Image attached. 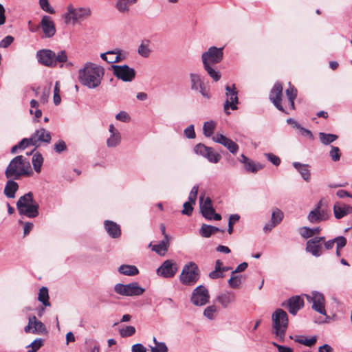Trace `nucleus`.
<instances>
[{
  "mask_svg": "<svg viewBox=\"0 0 352 352\" xmlns=\"http://www.w3.org/2000/svg\"><path fill=\"white\" fill-rule=\"evenodd\" d=\"M51 138L50 133L43 128L36 130L30 137L33 146H36L38 142L50 143Z\"/></svg>",
  "mask_w": 352,
  "mask_h": 352,
  "instance_id": "obj_20",
  "label": "nucleus"
},
{
  "mask_svg": "<svg viewBox=\"0 0 352 352\" xmlns=\"http://www.w3.org/2000/svg\"><path fill=\"white\" fill-rule=\"evenodd\" d=\"M321 228L320 227L310 228L307 226H303L300 228V234L302 238L309 239L314 236L316 234H319Z\"/></svg>",
  "mask_w": 352,
  "mask_h": 352,
  "instance_id": "obj_31",
  "label": "nucleus"
},
{
  "mask_svg": "<svg viewBox=\"0 0 352 352\" xmlns=\"http://www.w3.org/2000/svg\"><path fill=\"white\" fill-rule=\"evenodd\" d=\"M24 331L27 333H31L36 335H46L48 333L45 325L38 320L35 316L29 317L28 323L24 327Z\"/></svg>",
  "mask_w": 352,
  "mask_h": 352,
  "instance_id": "obj_12",
  "label": "nucleus"
},
{
  "mask_svg": "<svg viewBox=\"0 0 352 352\" xmlns=\"http://www.w3.org/2000/svg\"><path fill=\"white\" fill-rule=\"evenodd\" d=\"M216 312L217 307L214 305H210L204 309V316L209 320H213Z\"/></svg>",
  "mask_w": 352,
  "mask_h": 352,
  "instance_id": "obj_53",
  "label": "nucleus"
},
{
  "mask_svg": "<svg viewBox=\"0 0 352 352\" xmlns=\"http://www.w3.org/2000/svg\"><path fill=\"white\" fill-rule=\"evenodd\" d=\"M38 299L44 306H50L51 304L49 301L48 289L46 287H42L40 289Z\"/></svg>",
  "mask_w": 352,
  "mask_h": 352,
  "instance_id": "obj_36",
  "label": "nucleus"
},
{
  "mask_svg": "<svg viewBox=\"0 0 352 352\" xmlns=\"http://www.w3.org/2000/svg\"><path fill=\"white\" fill-rule=\"evenodd\" d=\"M307 301L311 303H325L324 295L317 291H313L311 295H306Z\"/></svg>",
  "mask_w": 352,
  "mask_h": 352,
  "instance_id": "obj_34",
  "label": "nucleus"
},
{
  "mask_svg": "<svg viewBox=\"0 0 352 352\" xmlns=\"http://www.w3.org/2000/svg\"><path fill=\"white\" fill-rule=\"evenodd\" d=\"M29 145H32V140L30 138H23L17 144L12 147L11 153L14 154L17 153L19 150H24Z\"/></svg>",
  "mask_w": 352,
  "mask_h": 352,
  "instance_id": "obj_38",
  "label": "nucleus"
},
{
  "mask_svg": "<svg viewBox=\"0 0 352 352\" xmlns=\"http://www.w3.org/2000/svg\"><path fill=\"white\" fill-rule=\"evenodd\" d=\"M329 156L333 162H338L340 160L341 152L338 147L331 146L329 151Z\"/></svg>",
  "mask_w": 352,
  "mask_h": 352,
  "instance_id": "obj_51",
  "label": "nucleus"
},
{
  "mask_svg": "<svg viewBox=\"0 0 352 352\" xmlns=\"http://www.w3.org/2000/svg\"><path fill=\"white\" fill-rule=\"evenodd\" d=\"M240 219V216L237 214H231L229 217L228 221V232L229 234H232L233 232V226L234 224L237 222Z\"/></svg>",
  "mask_w": 352,
  "mask_h": 352,
  "instance_id": "obj_55",
  "label": "nucleus"
},
{
  "mask_svg": "<svg viewBox=\"0 0 352 352\" xmlns=\"http://www.w3.org/2000/svg\"><path fill=\"white\" fill-rule=\"evenodd\" d=\"M118 272L121 274L133 276L139 274L138 267L132 265H121L118 267Z\"/></svg>",
  "mask_w": 352,
  "mask_h": 352,
  "instance_id": "obj_30",
  "label": "nucleus"
},
{
  "mask_svg": "<svg viewBox=\"0 0 352 352\" xmlns=\"http://www.w3.org/2000/svg\"><path fill=\"white\" fill-rule=\"evenodd\" d=\"M305 250L307 252L316 257H319L322 254L321 246L313 239L306 242Z\"/></svg>",
  "mask_w": 352,
  "mask_h": 352,
  "instance_id": "obj_26",
  "label": "nucleus"
},
{
  "mask_svg": "<svg viewBox=\"0 0 352 352\" xmlns=\"http://www.w3.org/2000/svg\"><path fill=\"white\" fill-rule=\"evenodd\" d=\"M303 305L304 300L299 296H292L287 300V307L292 315H296Z\"/></svg>",
  "mask_w": 352,
  "mask_h": 352,
  "instance_id": "obj_21",
  "label": "nucleus"
},
{
  "mask_svg": "<svg viewBox=\"0 0 352 352\" xmlns=\"http://www.w3.org/2000/svg\"><path fill=\"white\" fill-rule=\"evenodd\" d=\"M44 344V340L42 338H36L32 343L27 346V348H31V349L27 351V352H36Z\"/></svg>",
  "mask_w": 352,
  "mask_h": 352,
  "instance_id": "obj_46",
  "label": "nucleus"
},
{
  "mask_svg": "<svg viewBox=\"0 0 352 352\" xmlns=\"http://www.w3.org/2000/svg\"><path fill=\"white\" fill-rule=\"evenodd\" d=\"M39 6L41 10L49 14H53L55 13L54 9L50 5L49 0H39Z\"/></svg>",
  "mask_w": 352,
  "mask_h": 352,
  "instance_id": "obj_49",
  "label": "nucleus"
},
{
  "mask_svg": "<svg viewBox=\"0 0 352 352\" xmlns=\"http://www.w3.org/2000/svg\"><path fill=\"white\" fill-rule=\"evenodd\" d=\"M104 75L103 67L91 62H87L78 71L80 82L89 89L98 87Z\"/></svg>",
  "mask_w": 352,
  "mask_h": 352,
  "instance_id": "obj_1",
  "label": "nucleus"
},
{
  "mask_svg": "<svg viewBox=\"0 0 352 352\" xmlns=\"http://www.w3.org/2000/svg\"><path fill=\"white\" fill-rule=\"evenodd\" d=\"M109 54L107 56L108 63H116L120 62L122 58L121 57V50L119 49H115L113 50L109 51Z\"/></svg>",
  "mask_w": 352,
  "mask_h": 352,
  "instance_id": "obj_37",
  "label": "nucleus"
},
{
  "mask_svg": "<svg viewBox=\"0 0 352 352\" xmlns=\"http://www.w3.org/2000/svg\"><path fill=\"white\" fill-rule=\"evenodd\" d=\"M284 217L283 212L278 208H276L272 211L271 221L274 223L276 226L279 224Z\"/></svg>",
  "mask_w": 352,
  "mask_h": 352,
  "instance_id": "obj_45",
  "label": "nucleus"
},
{
  "mask_svg": "<svg viewBox=\"0 0 352 352\" xmlns=\"http://www.w3.org/2000/svg\"><path fill=\"white\" fill-rule=\"evenodd\" d=\"M210 295L208 289L204 285H199L193 289L190 300L195 306H203L209 301Z\"/></svg>",
  "mask_w": 352,
  "mask_h": 352,
  "instance_id": "obj_11",
  "label": "nucleus"
},
{
  "mask_svg": "<svg viewBox=\"0 0 352 352\" xmlns=\"http://www.w3.org/2000/svg\"><path fill=\"white\" fill-rule=\"evenodd\" d=\"M334 216L337 219H340L352 213V207L344 204L336 203L333 206Z\"/></svg>",
  "mask_w": 352,
  "mask_h": 352,
  "instance_id": "obj_24",
  "label": "nucleus"
},
{
  "mask_svg": "<svg viewBox=\"0 0 352 352\" xmlns=\"http://www.w3.org/2000/svg\"><path fill=\"white\" fill-rule=\"evenodd\" d=\"M265 156L272 164L276 166H279L281 162L280 157L273 153H265Z\"/></svg>",
  "mask_w": 352,
  "mask_h": 352,
  "instance_id": "obj_59",
  "label": "nucleus"
},
{
  "mask_svg": "<svg viewBox=\"0 0 352 352\" xmlns=\"http://www.w3.org/2000/svg\"><path fill=\"white\" fill-rule=\"evenodd\" d=\"M224 146L232 153L236 154L239 148V145L231 139H229Z\"/></svg>",
  "mask_w": 352,
  "mask_h": 352,
  "instance_id": "obj_54",
  "label": "nucleus"
},
{
  "mask_svg": "<svg viewBox=\"0 0 352 352\" xmlns=\"http://www.w3.org/2000/svg\"><path fill=\"white\" fill-rule=\"evenodd\" d=\"M121 141V135L120 132L111 134V136L107 140L108 147H116Z\"/></svg>",
  "mask_w": 352,
  "mask_h": 352,
  "instance_id": "obj_42",
  "label": "nucleus"
},
{
  "mask_svg": "<svg viewBox=\"0 0 352 352\" xmlns=\"http://www.w3.org/2000/svg\"><path fill=\"white\" fill-rule=\"evenodd\" d=\"M229 285L232 288H238L241 284V276H231L230 278L228 281Z\"/></svg>",
  "mask_w": 352,
  "mask_h": 352,
  "instance_id": "obj_57",
  "label": "nucleus"
},
{
  "mask_svg": "<svg viewBox=\"0 0 352 352\" xmlns=\"http://www.w3.org/2000/svg\"><path fill=\"white\" fill-rule=\"evenodd\" d=\"M32 162L35 172L40 173L43 163V157L42 155L38 152L34 153L32 156Z\"/></svg>",
  "mask_w": 352,
  "mask_h": 352,
  "instance_id": "obj_35",
  "label": "nucleus"
},
{
  "mask_svg": "<svg viewBox=\"0 0 352 352\" xmlns=\"http://www.w3.org/2000/svg\"><path fill=\"white\" fill-rule=\"evenodd\" d=\"M199 207L202 216L206 219L211 220V215L214 212L211 199L207 197L204 199V195H200Z\"/></svg>",
  "mask_w": 352,
  "mask_h": 352,
  "instance_id": "obj_17",
  "label": "nucleus"
},
{
  "mask_svg": "<svg viewBox=\"0 0 352 352\" xmlns=\"http://www.w3.org/2000/svg\"><path fill=\"white\" fill-rule=\"evenodd\" d=\"M189 78L192 91L199 92L205 98L209 99L210 98V89L205 85L199 74L190 73L189 74Z\"/></svg>",
  "mask_w": 352,
  "mask_h": 352,
  "instance_id": "obj_9",
  "label": "nucleus"
},
{
  "mask_svg": "<svg viewBox=\"0 0 352 352\" xmlns=\"http://www.w3.org/2000/svg\"><path fill=\"white\" fill-rule=\"evenodd\" d=\"M151 352H168V347L165 342H159L155 346H151Z\"/></svg>",
  "mask_w": 352,
  "mask_h": 352,
  "instance_id": "obj_60",
  "label": "nucleus"
},
{
  "mask_svg": "<svg viewBox=\"0 0 352 352\" xmlns=\"http://www.w3.org/2000/svg\"><path fill=\"white\" fill-rule=\"evenodd\" d=\"M113 74L119 80L123 82H132L135 78L136 72L135 69L127 65H112Z\"/></svg>",
  "mask_w": 352,
  "mask_h": 352,
  "instance_id": "obj_10",
  "label": "nucleus"
},
{
  "mask_svg": "<svg viewBox=\"0 0 352 352\" xmlns=\"http://www.w3.org/2000/svg\"><path fill=\"white\" fill-rule=\"evenodd\" d=\"M286 95L289 101V108L294 109V99L297 96V90L294 87H290L286 90Z\"/></svg>",
  "mask_w": 352,
  "mask_h": 352,
  "instance_id": "obj_41",
  "label": "nucleus"
},
{
  "mask_svg": "<svg viewBox=\"0 0 352 352\" xmlns=\"http://www.w3.org/2000/svg\"><path fill=\"white\" fill-rule=\"evenodd\" d=\"M55 67L58 63H64L67 60V55L65 50L59 51L56 54H55Z\"/></svg>",
  "mask_w": 352,
  "mask_h": 352,
  "instance_id": "obj_52",
  "label": "nucleus"
},
{
  "mask_svg": "<svg viewBox=\"0 0 352 352\" xmlns=\"http://www.w3.org/2000/svg\"><path fill=\"white\" fill-rule=\"evenodd\" d=\"M29 160L23 155H17L8 164L5 171L7 178L18 179L21 176H29L32 173Z\"/></svg>",
  "mask_w": 352,
  "mask_h": 352,
  "instance_id": "obj_2",
  "label": "nucleus"
},
{
  "mask_svg": "<svg viewBox=\"0 0 352 352\" xmlns=\"http://www.w3.org/2000/svg\"><path fill=\"white\" fill-rule=\"evenodd\" d=\"M119 333L122 338L130 337L135 333V328L133 326H126L120 329Z\"/></svg>",
  "mask_w": 352,
  "mask_h": 352,
  "instance_id": "obj_50",
  "label": "nucleus"
},
{
  "mask_svg": "<svg viewBox=\"0 0 352 352\" xmlns=\"http://www.w3.org/2000/svg\"><path fill=\"white\" fill-rule=\"evenodd\" d=\"M91 10L89 8H75L72 4L67 7V12L64 14L65 23L73 25L82 21L91 16Z\"/></svg>",
  "mask_w": 352,
  "mask_h": 352,
  "instance_id": "obj_6",
  "label": "nucleus"
},
{
  "mask_svg": "<svg viewBox=\"0 0 352 352\" xmlns=\"http://www.w3.org/2000/svg\"><path fill=\"white\" fill-rule=\"evenodd\" d=\"M216 123L213 120L207 121L204 124L203 132L206 137H210L214 133Z\"/></svg>",
  "mask_w": 352,
  "mask_h": 352,
  "instance_id": "obj_40",
  "label": "nucleus"
},
{
  "mask_svg": "<svg viewBox=\"0 0 352 352\" xmlns=\"http://www.w3.org/2000/svg\"><path fill=\"white\" fill-rule=\"evenodd\" d=\"M223 47H210L201 55L203 65H212L220 63L223 57Z\"/></svg>",
  "mask_w": 352,
  "mask_h": 352,
  "instance_id": "obj_8",
  "label": "nucleus"
},
{
  "mask_svg": "<svg viewBox=\"0 0 352 352\" xmlns=\"http://www.w3.org/2000/svg\"><path fill=\"white\" fill-rule=\"evenodd\" d=\"M217 301L221 304L223 308H227L236 300V296L232 292H225L219 294L216 298Z\"/></svg>",
  "mask_w": 352,
  "mask_h": 352,
  "instance_id": "obj_23",
  "label": "nucleus"
},
{
  "mask_svg": "<svg viewBox=\"0 0 352 352\" xmlns=\"http://www.w3.org/2000/svg\"><path fill=\"white\" fill-rule=\"evenodd\" d=\"M292 166L298 170L305 182H309L310 181L311 173L309 164L294 162L292 163Z\"/></svg>",
  "mask_w": 352,
  "mask_h": 352,
  "instance_id": "obj_25",
  "label": "nucleus"
},
{
  "mask_svg": "<svg viewBox=\"0 0 352 352\" xmlns=\"http://www.w3.org/2000/svg\"><path fill=\"white\" fill-rule=\"evenodd\" d=\"M193 204H195L189 201L184 202L183 205L184 209L182 210V213L187 216H190L193 210Z\"/></svg>",
  "mask_w": 352,
  "mask_h": 352,
  "instance_id": "obj_58",
  "label": "nucleus"
},
{
  "mask_svg": "<svg viewBox=\"0 0 352 352\" xmlns=\"http://www.w3.org/2000/svg\"><path fill=\"white\" fill-rule=\"evenodd\" d=\"M38 62L46 67H55V52L51 50L43 49L36 52V54Z\"/></svg>",
  "mask_w": 352,
  "mask_h": 352,
  "instance_id": "obj_14",
  "label": "nucleus"
},
{
  "mask_svg": "<svg viewBox=\"0 0 352 352\" xmlns=\"http://www.w3.org/2000/svg\"><path fill=\"white\" fill-rule=\"evenodd\" d=\"M137 0H118L116 7L120 12L125 13L129 12V7L134 4Z\"/></svg>",
  "mask_w": 352,
  "mask_h": 352,
  "instance_id": "obj_32",
  "label": "nucleus"
},
{
  "mask_svg": "<svg viewBox=\"0 0 352 352\" xmlns=\"http://www.w3.org/2000/svg\"><path fill=\"white\" fill-rule=\"evenodd\" d=\"M216 232H224L225 229H220L216 226L203 224L199 230V234L204 238H209L213 233Z\"/></svg>",
  "mask_w": 352,
  "mask_h": 352,
  "instance_id": "obj_28",
  "label": "nucleus"
},
{
  "mask_svg": "<svg viewBox=\"0 0 352 352\" xmlns=\"http://www.w3.org/2000/svg\"><path fill=\"white\" fill-rule=\"evenodd\" d=\"M114 291L123 296H139L144 292L145 289L140 286L138 283L132 282L126 285L117 283L114 286Z\"/></svg>",
  "mask_w": 352,
  "mask_h": 352,
  "instance_id": "obj_7",
  "label": "nucleus"
},
{
  "mask_svg": "<svg viewBox=\"0 0 352 352\" xmlns=\"http://www.w3.org/2000/svg\"><path fill=\"white\" fill-rule=\"evenodd\" d=\"M200 278V270L195 262L185 264L179 276V282L185 286L194 285Z\"/></svg>",
  "mask_w": 352,
  "mask_h": 352,
  "instance_id": "obj_5",
  "label": "nucleus"
},
{
  "mask_svg": "<svg viewBox=\"0 0 352 352\" xmlns=\"http://www.w3.org/2000/svg\"><path fill=\"white\" fill-rule=\"evenodd\" d=\"M210 150V146H206L205 144L199 143L195 145L194 147V152L199 155L202 156L203 157H205L206 153H207L208 151Z\"/></svg>",
  "mask_w": 352,
  "mask_h": 352,
  "instance_id": "obj_47",
  "label": "nucleus"
},
{
  "mask_svg": "<svg viewBox=\"0 0 352 352\" xmlns=\"http://www.w3.org/2000/svg\"><path fill=\"white\" fill-rule=\"evenodd\" d=\"M238 160L240 163L243 164L244 170L247 173L255 174L264 168L262 164L254 162L243 153L240 155V157L238 158Z\"/></svg>",
  "mask_w": 352,
  "mask_h": 352,
  "instance_id": "obj_16",
  "label": "nucleus"
},
{
  "mask_svg": "<svg viewBox=\"0 0 352 352\" xmlns=\"http://www.w3.org/2000/svg\"><path fill=\"white\" fill-rule=\"evenodd\" d=\"M204 68L214 81H218L221 78L219 72L212 68V65H204Z\"/></svg>",
  "mask_w": 352,
  "mask_h": 352,
  "instance_id": "obj_48",
  "label": "nucleus"
},
{
  "mask_svg": "<svg viewBox=\"0 0 352 352\" xmlns=\"http://www.w3.org/2000/svg\"><path fill=\"white\" fill-rule=\"evenodd\" d=\"M318 136L321 143L326 146L329 145L338 138V136L336 134L326 133L324 132H320Z\"/></svg>",
  "mask_w": 352,
  "mask_h": 352,
  "instance_id": "obj_33",
  "label": "nucleus"
},
{
  "mask_svg": "<svg viewBox=\"0 0 352 352\" xmlns=\"http://www.w3.org/2000/svg\"><path fill=\"white\" fill-rule=\"evenodd\" d=\"M204 158L207 159L210 163L217 164L221 159V155L219 153L214 151L213 148L210 147V150L208 151Z\"/></svg>",
  "mask_w": 352,
  "mask_h": 352,
  "instance_id": "obj_39",
  "label": "nucleus"
},
{
  "mask_svg": "<svg viewBox=\"0 0 352 352\" xmlns=\"http://www.w3.org/2000/svg\"><path fill=\"white\" fill-rule=\"evenodd\" d=\"M296 132L299 135H300L303 137H306L311 140H313L314 139V136L312 132L310 130L303 127L302 126Z\"/></svg>",
  "mask_w": 352,
  "mask_h": 352,
  "instance_id": "obj_61",
  "label": "nucleus"
},
{
  "mask_svg": "<svg viewBox=\"0 0 352 352\" xmlns=\"http://www.w3.org/2000/svg\"><path fill=\"white\" fill-rule=\"evenodd\" d=\"M16 208L21 216L35 218L38 216L39 205L34 199L33 193L29 192L20 197L16 202Z\"/></svg>",
  "mask_w": 352,
  "mask_h": 352,
  "instance_id": "obj_3",
  "label": "nucleus"
},
{
  "mask_svg": "<svg viewBox=\"0 0 352 352\" xmlns=\"http://www.w3.org/2000/svg\"><path fill=\"white\" fill-rule=\"evenodd\" d=\"M41 26L46 38H51L56 34V27L52 18L47 15L42 17Z\"/></svg>",
  "mask_w": 352,
  "mask_h": 352,
  "instance_id": "obj_19",
  "label": "nucleus"
},
{
  "mask_svg": "<svg viewBox=\"0 0 352 352\" xmlns=\"http://www.w3.org/2000/svg\"><path fill=\"white\" fill-rule=\"evenodd\" d=\"M184 133L185 136L188 139H193L196 137L193 124H190L187 128H186Z\"/></svg>",
  "mask_w": 352,
  "mask_h": 352,
  "instance_id": "obj_64",
  "label": "nucleus"
},
{
  "mask_svg": "<svg viewBox=\"0 0 352 352\" xmlns=\"http://www.w3.org/2000/svg\"><path fill=\"white\" fill-rule=\"evenodd\" d=\"M272 333L280 342L284 341L286 331L288 327V316L285 311L277 309L272 314Z\"/></svg>",
  "mask_w": 352,
  "mask_h": 352,
  "instance_id": "obj_4",
  "label": "nucleus"
},
{
  "mask_svg": "<svg viewBox=\"0 0 352 352\" xmlns=\"http://www.w3.org/2000/svg\"><path fill=\"white\" fill-rule=\"evenodd\" d=\"M168 248L169 236H165V239H163V240L160 241L157 244L152 246V250L160 256H164L167 252Z\"/></svg>",
  "mask_w": 352,
  "mask_h": 352,
  "instance_id": "obj_27",
  "label": "nucleus"
},
{
  "mask_svg": "<svg viewBox=\"0 0 352 352\" xmlns=\"http://www.w3.org/2000/svg\"><path fill=\"white\" fill-rule=\"evenodd\" d=\"M226 90L227 99L224 103V110H228L229 108L232 110L237 109L238 96L235 85L232 86L227 85Z\"/></svg>",
  "mask_w": 352,
  "mask_h": 352,
  "instance_id": "obj_15",
  "label": "nucleus"
},
{
  "mask_svg": "<svg viewBox=\"0 0 352 352\" xmlns=\"http://www.w3.org/2000/svg\"><path fill=\"white\" fill-rule=\"evenodd\" d=\"M18 189V184L14 180L10 179L7 182L4 188V194L8 198H14Z\"/></svg>",
  "mask_w": 352,
  "mask_h": 352,
  "instance_id": "obj_29",
  "label": "nucleus"
},
{
  "mask_svg": "<svg viewBox=\"0 0 352 352\" xmlns=\"http://www.w3.org/2000/svg\"><path fill=\"white\" fill-rule=\"evenodd\" d=\"M229 139L230 138L226 137L225 135L221 133H217L214 136L212 137V140L214 142L222 144L223 146H224L226 144Z\"/></svg>",
  "mask_w": 352,
  "mask_h": 352,
  "instance_id": "obj_63",
  "label": "nucleus"
},
{
  "mask_svg": "<svg viewBox=\"0 0 352 352\" xmlns=\"http://www.w3.org/2000/svg\"><path fill=\"white\" fill-rule=\"evenodd\" d=\"M54 150L57 153H60L67 150V145L64 140H58L54 145Z\"/></svg>",
  "mask_w": 352,
  "mask_h": 352,
  "instance_id": "obj_56",
  "label": "nucleus"
},
{
  "mask_svg": "<svg viewBox=\"0 0 352 352\" xmlns=\"http://www.w3.org/2000/svg\"><path fill=\"white\" fill-rule=\"evenodd\" d=\"M104 230L113 239H118L121 236L120 226L116 222L110 220L104 221Z\"/></svg>",
  "mask_w": 352,
  "mask_h": 352,
  "instance_id": "obj_22",
  "label": "nucleus"
},
{
  "mask_svg": "<svg viewBox=\"0 0 352 352\" xmlns=\"http://www.w3.org/2000/svg\"><path fill=\"white\" fill-rule=\"evenodd\" d=\"M229 139L230 138L226 137L225 135L221 133H217L214 136L212 137V140L214 142L222 144L223 146H224L226 144Z\"/></svg>",
  "mask_w": 352,
  "mask_h": 352,
  "instance_id": "obj_62",
  "label": "nucleus"
},
{
  "mask_svg": "<svg viewBox=\"0 0 352 352\" xmlns=\"http://www.w3.org/2000/svg\"><path fill=\"white\" fill-rule=\"evenodd\" d=\"M307 220L311 223H318L322 222L320 211L312 210L307 215Z\"/></svg>",
  "mask_w": 352,
  "mask_h": 352,
  "instance_id": "obj_44",
  "label": "nucleus"
},
{
  "mask_svg": "<svg viewBox=\"0 0 352 352\" xmlns=\"http://www.w3.org/2000/svg\"><path fill=\"white\" fill-rule=\"evenodd\" d=\"M178 267L177 263L173 260H166L157 269L156 273L158 276L164 278L173 277L177 272Z\"/></svg>",
  "mask_w": 352,
  "mask_h": 352,
  "instance_id": "obj_13",
  "label": "nucleus"
},
{
  "mask_svg": "<svg viewBox=\"0 0 352 352\" xmlns=\"http://www.w3.org/2000/svg\"><path fill=\"white\" fill-rule=\"evenodd\" d=\"M138 52L140 56L145 58L148 57L151 52L149 47V42L148 41H142L138 47Z\"/></svg>",
  "mask_w": 352,
  "mask_h": 352,
  "instance_id": "obj_43",
  "label": "nucleus"
},
{
  "mask_svg": "<svg viewBox=\"0 0 352 352\" xmlns=\"http://www.w3.org/2000/svg\"><path fill=\"white\" fill-rule=\"evenodd\" d=\"M283 86L280 83H276L270 94V100L278 110H284L281 105V96Z\"/></svg>",
  "mask_w": 352,
  "mask_h": 352,
  "instance_id": "obj_18",
  "label": "nucleus"
}]
</instances>
